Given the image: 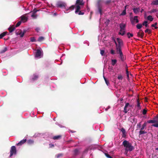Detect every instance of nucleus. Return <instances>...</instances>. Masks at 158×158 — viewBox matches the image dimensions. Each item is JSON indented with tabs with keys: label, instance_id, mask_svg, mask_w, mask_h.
Listing matches in <instances>:
<instances>
[{
	"label": "nucleus",
	"instance_id": "nucleus-35",
	"mask_svg": "<svg viewBox=\"0 0 158 158\" xmlns=\"http://www.w3.org/2000/svg\"><path fill=\"white\" fill-rule=\"evenodd\" d=\"M147 124L146 123H144L142 125V127L141 128V130H143L144 129L145 127L146 126Z\"/></svg>",
	"mask_w": 158,
	"mask_h": 158
},
{
	"label": "nucleus",
	"instance_id": "nucleus-36",
	"mask_svg": "<svg viewBox=\"0 0 158 158\" xmlns=\"http://www.w3.org/2000/svg\"><path fill=\"white\" fill-rule=\"evenodd\" d=\"M137 16H135L133 18L134 20L135 21L136 23H138L139 22V20L137 19Z\"/></svg>",
	"mask_w": 158,
	"mask_h": 158
},
{
	"label": "nucleus",
	"instance_id": "nucleus-29",
	"mask_svg": "<svg viewBox=\"0 0 158 158\" xmlns=\"http://www.w3.org/2000/svg\"><path fill=\"white\" fill-rule=\"evenodd\" d=\"M127 35L128 38H130L131 37H132L133 36V34L131 33L130 32H127Z\"/></svg>",
	"mask_w": 158,
	"mask_h": 158
},
{
	"label": "nucleus",
	"instance_id": "nucleus-33",
	"mask_svg": "<svg viewBox=\"0 0 158 158\" xmlns=\"http://www.w3.org/2000/svg\"><path fill=\"white\" fill-rule=\"evenodd\" d=\"M7 48L6 47L4 48L3 49L1 50L0 52L1 53H3L7 51Z\"/></svg>",
	"mask_w": 158,
	"mask_h": 158
},
{
	"label": "nucleus",
	"instance_id": "nucleus-64",
	"mask_svg": "<svg viewBox=\"0 0 158 158\" xmlns=\"http://www.w3.org/2000/svg\"><path fill=\"white\" fill-rule=\"evenodd\" d=\"M54 145L53 144L52 145V147H54Z\"/></svg>",
	"mask_w": 158,
	"mask_h": 158
},
{
	"label": "nucleus",
	"instance_id": "nucleus-59",
	"mask_svg": "<svg viewBox=\"0 0 158 158\" xmlns=\"http://www.w3.org/2000/svg\"><path fill=\"white\" fill-rule=\"evenodd\" d=\"M112 40L114 41V40H115V38L114 37H112Z\"/></svg>",
	"mask_w": 158,
	"mask_h": 158
},
{
	"label": "nucleus",
	"instance_id": "nucleus-15",
	"mask_svg": "<svg viewBox=\"0 0 158 158\" xmlns=\"http://www.w3.org/2000/svg\"><path fill=\"white\" fill-rule=\"evenodd\" d=\"M26 141L27 140L26 139H23L20 141L17 144V145H21L22 144H23L24 143H25L26 142Z\"/></svg>",
	"mask_w": 158,
	"mask_h": 158
},
{
	"label": "nucleus",
	"instance_id": "nucleus-1",
	"mask_svg": "<svg viewBox=\"0 0 158 158\" xmlns=\"http://www.w3.org/2000/svg\"><path fill=\"white\" fill-rule=\"evenodd\" d=\"M123 145L125 148V150L127 151H131L134 149L132 144L128 141L125 140L123 142Z\"/></svg>",
	"mask_w": 158,
	"mask_h": 158
},
{
	"label": "nucleus",
	"instance_id": "nucleus-49",
	"mask_svg": "<svg viewBox=\"0 0 158 158\" xmlns=\"http://www.w3.org/2000/svg\"><path fill=\"white\" fill-rule=\"evenodd\" d=\"M75 8V6L72 5L71 6L69 7V9L71 10H73Z\"/></svg>",
	"mask_w": 158,
	"mask_h": 158
},
{
	"label": "nucleus",
	"instance_id": "nucleus-27",
	"mask_svg": "<svg viewBox=\"0 0 158 158\" xmlns=\"http://www.w3.org/2000/svg\"><path fill=\"white\" fill-rule=\"evenodd\" d=\"M148 21H144L142 23V26H144L146 27H148L149 26L148 25Z\"/></svg>",
	"mask_w": 158,
	"mask_h": 158
},
{
	"label": "nucleus",
	"instance_id": "nucleus-55",
	"mask_svg": "<svg viewBox=\"0 0 158 158\" xmlns=\"http://www.w3.org/2000/svg\"><path fill=\"white\" fill-rule=\"evenodd\" d=\"M105 52V51L104 50H100V54L102 56H103Z\"/></svg>",
	"mask_w": 158,
	"mask_h": 158
},
{
	"label": "nucleus",
	"instance_id": "nucleus-20",
	"mask_svg": "<svg viewBox=\"0 0 158 158\" xmlns=\"http://www.w3.org/2000/svg\"><path fill=\"white\" fill-rule=\"evenodd\" d=\"M7 33V32L5 31L1 34L0 35V39L2 38L3 37L5 36L6 35Z\"/></svg>",
	"mask_w": 158,
	"mask_h": 158
},
{
	"label": "nucleus",
	"instance_id": "nucleus-60",
	"mask_svg": "<svg viewBox=\"0 0 158 158\" xmlns=\"http://www.w3.org/2000/svg\"><path fill=\"white\" fill-rule=\"evenodd\" d=\"M123 100V98H121L120 99V101H122Z\"/></svg>",
	"mask_w": 158,
	"mask_h": 158
},
{
	"label": "nucleus",
	"instance_id": "nucleus-41",
	"mask_svg": "<svg viewBox=\"0 0 158 158\" xmlns=\"http://www.w3.org/2000/svg\"><path fill=\"white\" fill-rule=\"evenodd\" d=\"M126 6H125V9L123 11L122 13H121V15H125L126 14Z\"/></svg>",
	"mask_w": 158,
	"mask_h": 158
},
{
	"label": "nucleus",
	"instance_id": "nucleus-16",
	"mask_svg": "<svg viewBox=\"0 0 158 158\" xmlns=\"http://www.w3.org/2000/svg\"><path fill=\"white\" fill-rule=\"evenodd\" d=\"M76 4L78 5H83L84 3L83 2L82 0H77L76 2Z\"/></svg>",
	"mask_w": 158,
	"mask_h": 158
},
{
	"label": "nucleus",
	"instance_id": "nucleus-2",
	"mask_svg": "<svg viewBox=\"0 0 158 158\" xmlns=\"http://www.w3.org/2000/svg\"><path fill=\"white\" fill-rule=\"evenodd\" d=\"M117 40L118 44L116 41L114 40V43L116 45V51L121 50V47L123 46V42L122 40L119 38H117Z\"/></svg>",
	"mask_w": 158,
	"mask_h": 158
},
{
	"label": "nucleus",
	"instance_id": "nucleus-58",
	"mask_svg": "<svg viewBox=\"0 0 158 158\" xmlns=\"http://www.w3.org/2000/svg\"><path fill=\"white\" fill-rule=\"evenodd\" d=\"M141 123H139L137 124V126L139 127H141Z\"/></svg>",
	"mask_w": 158,
	"mask_h": 158
},
{
	"label": "nucleus",
	"instance_id": "nucleus-10",
	"mask_svg": "<svg viewBox=\"0 0 158 158\" xmlns=\"http://www.w3.org/2000/svg\"><path fill=\"white\" fill-rule=\"evenodd\" d=\"M26 14L23 15L20 17L21 21H22L23 22H25L27 21L28 18L26 16Z\"/></svg>",
	"mask_w": 158,
	"mask_h": 158
},
{
	"label": "nucleus",
	"instance_id": "nucleus-13",
	"mask_svg": "<svg viewBox=\"0 0 158 158\" xmlns=\"http://www.w3.org/2000/svg\"><path fill=\"white\" fill-rule=\"evenodd\" d=\"M133 10L134 13L136 14L138 13L140 10V9L139 7L138 8H134L133 9Z\"/></svg>",
	"mask_w": 158,
	"mask_h": 158
},
{
	"label": "nucleus",
	"instance_id": "nucleus-4",
	"mask_svg": "<svg viewBox=\"0 0 158 158\" xmlns=\"http://www.w3.org/2000/svg\"><path fill=\"white\" fill-rule=\"evenodd\" d=\"M131 106L130 105L129 103H126L124 107V110L123 111V112L125 114L127 113L128 111L129 110L130 108L129 107H131Z\"/></svg>",
	"mask_w": 158,
	"mask_h": 158
},
{
	"label": "nucleus",
	"instance_id": "nucleus-34",
	"mask_svg": "<svg viewBox=\"0 0 158 158\" xmlns=\"http://www.w3.org/2000/svg\"><path fill=\"white\" fill-rule=\"evenodd\" d=\"M144 31L145 33H148V34H150L151 33V30L149 29H147Z\"/></svg>",
	"mask_w": 158,
	"mask_h": 158
},
{
	"label": "nucleus",
	"instance_id": "nucleus-61",
	"mask_svg": "<svg viewBox=\"0 0 158 158\" xmlns=\"http://www.w3.org/2000/svg\"><path fill=\"white\" fill-rule=\"evenodd\" d=\"M143 9H141V10L140 11L141 12V13H142V12L143 11Z\"/></svg>",
	"mask_w": 158,
	"mask_h": 158
},
{
	"label": "nucleus",
	"instance_id": "nucleus-52",
	"mask_svg": "<svg viewBox=\"0 0 158 158\" xmlns=\"http://www.w3.org/2000/svg\"><path fill=\"white\" fill-rule=\"evenodd\" d=\"M111 2V0H107L106 1L105 3L106 4H110Z\"/></svg>",
	"mask_w": 158,
	"mask_h": 158
},
{
	"label": "nucleus",
	"instance_id": "nucleus-12",
	"mask_svg": "<svg viewBox=\"0 0 158 158\" xmlns=\"http://www.w3.org/2000/svg\"><path fill=\"white\" fill-rule=\"evenodd\" d=\"M20 33H18L19 32H17L16 33L17 35H20V36L21 37H22L24 35L25 33L26 32V31L25 30H24L23 31V32H22V31L21 30H19Z\"/></svg>",
	"mask_w": 158,
	"mask_h": 158
},
{
	"label": "nucleus",
	"instance_id": "nucleus-8",
	"mask_svg": "<svg viewBox=\"0 0 158 158\" xmlns=\"http://www.w3.org/2000/svg\"><path fill=\"white\" fill-rule=\"evenodd\" d=\"M56 6L57 7L61 8H65L66 6V4L63 2H58Z\"/></svg>",
	"mask_w": 158,
	"mask_h": 158
},
{
	"label": "nucleus",
	"instance_id": "nucleus-51",
	"mask_svg": "<svg viewBox=\"0 0 158 158\" xmlns=\"http://www.w3.org/2000/svg\"><path fill=\"white\" fill-rule=\"evenodd\" d=\"M35 30L38 33L39 32V31L40 30V29L39 27H36L35 29Z\"/></svg>",
	"mask_w": 158,
	"mask_h": 158
},
{
	"label": "nucleus",
	"instance_id": "nucleus-54",
	"mask_svg": "<svg viewBox=\"0 0 158 158\" xmlns=\"http://www.w3.org/2000/svg\"><path fill=\"white\" fill-rule=\"evenodd\" d=\"M156 123L155 124H153L152 125V126H153L154 127H158V123Z\"/></svg>",
	"mask_w": 158,
	"mask_h": 158
},
{
	"label": "nucleus",
	"instance_id": "nucleus-62",
	"mask_svg": "<svg viewBox=\"0 0 158 158\" xmlns=\"http://www.w3.org/2000/svg\"><path fill=\"white\" fill-rule=\"evenodd\" d=\"M134 39L135 40H139V39H136V38H134Z\"/></svg>",
	"mask_w": 158,
	"mask_h": 158
},
{
	"label": "nucleus",
	"instance_id": "nucleus-6",
	"mask_svg": "<svg viewBox=\"0 0 158 158\" xmlns=\"http://www.w3.org/2000/svg\"><path fill=\"white\" fill-rule=\"evenodd\" d=\"M147 123H158V115H157L155 117L153 120H148L147 121Z\"/></svg>",
	"mask_w": 158,
	"mask_h": 158
},
{
	"label": "nucleus",
	"instance_id": "nucleus-39",
	"mask_svg": "<svg viewBox=\"0 0 158 158\" xmlns=\"http://www.w3.org/2000/svg\"><path fill=\"white\" fill-rule=\"evenodd\" d=\"M31 17H33L34 19H36L37 18V16L35 14V13H32V14L31 15Z\"/></svg>",
	"mask_w": 158,
	"mask_h": 158
},
{
	"label": "nucleus",
	"instance_id": "nucleus-63",
	"mask_svg": "<svg viewBox=\"0 0 158 158\" xmlns=\"http://www.w3.org/2000/svg\"><path fill=\"white\" fill-rule=\"evenodd\" d=\"M156 150H158V148H157L156 149Z\"/></svg>",
	"mask_w": 158,
	"mask_h": 158
},
{
	"label": "nucleus",
	"instance_id": "nucleus-7",
	"mask_svg": "<svg viewBox=\"0 0 158 158\" xmlns=\"http://www.w3.org/2000/svg\"><path fill=\"white\" fill-rule=\"evenodd\" d=\"M10 157L11 156L13 155H15L16 153V148L15 146H13L11 147L10 150Z\"/></svg>",
	"mask_w": 158,
	"mask_h": 158
},
{
	"label": "nucleus",
	"instance_id": "nucleus-3",
	"mask_svg": "<svg viewBox=\"0 0 158 158\" xmlns=\"http://www.w3.org/2000/svg\"><path fill=\"white\" fill-rule=\"evenodd\" d=\"M119 27L120 30V32L118 34L122 35H123L125 33V30L126 27V25L123 23H121L120 24Z\"/></svg>",
	"mask_w": 158,
	"mask_h": 158
},
{
	"label": "nucleus",
	"instance_id": "nucleus-17",
	"mask_svg": "<svg viewBox=\"0 0 158 158\" xmlns=\"http://www.w3.org/2000/svg\"><path fill=\"white\" fill-rule=\"evenodd\" d=\"M15 29V27L14 25H12L10 27L8 28V30L10 32H11L13 31Z\"/></svg>",
	"mask_w": 158,
	"mask_h": 158
},
{
	"label": "nucleus",
	"instance_id": "nucleus-32",
	"mask_svg": "<svg viewBox=\"0 0 158 158\" xmlns=\"http://www.w3.org/2000/svg\"><path fill=\"white\" fill-rule=\"evenodd\" d=\"M138 29H140L142 27V25L141 24H138L136 26Z\"/></svg>",
	"mask_w": 158,
	"mask_h": 158
},
{
	"label": "nucleus",
	"instance_id": "nucleus-43",
	"mask_svg": "<svg viewBox=\"0 0 158 158\" xmlns=\"http://www.w3.org/2000/svg\"><path fill=\"white\" fill-rule=\"evenodd\" d=\"M21 23V21H19L16 24V25H15V27H19V26L20 25Z\"/></svg>",
	"mask_w": 158,
	"mask_h": 158
},
{
	"label": "nucleus",
	"instance_id": "nucleus-21",
	"mask_svg": "<svg viewBox=\"0 0 158 158\" xmlns=\"http://www.w3.org/2000/svg\"><path fill=\"white\" fill-rule=\"evenodd\" d=\"M137 107L139 109V110L141 109V107L140 105V103L139 102V98H138L137 99Z\"/></svg>",
	"mask_w": 158,
	"mask_h": 158
},
{
	"label": "nucleus",
	"instance_id": "nucleus-30",
	"mask_svg": "<svg viewBox=\"0 0 158 158\" xmlns=\"http://www.w3.org/2000/svg\"><path fill=\"white\" fill-rule=\"evenodd\" d=\"M98 10L99 13L101 15L102 14V7L100 5H99L98 6Z\"/></svg>",
	"mask_w": 158,
	"mask_h": 158
},
{
	"label": "nucleus",
	"instance_id": "nucleus-40",
	"mask_svg": "<svg viewBox=\"0 0 158 158\" xmlns=\"http://www.w3.org/2000/svg\"><path fill=\"white\" fill-rule=\"evenodd\" d=\"M157 10L156 9H152L151 10L149 11L150 13H153L157 11Z\"/></svg>",
	"mask_w": 158,
	"mask_h": 158
},
{
	"label": "nucleus",
	"instance_id": "nucleus-45",
	"mask_svg": "<svg viewBox=\"0 0 158 158\" xmlns=\"http://www.w3.org/2000/svg\"><path fill=\"white\" fill-rule=\"evenodd\" d=\"M78 150L77 149H75L74 151V154L75 155H77L78 154Z\"/></svg>",
	"mask_w": 158,
	"mask_h": 158
},
{
	"label": "nucleus",
	"instance_id": "nucleus-44",
	"mask_svg": "<svg viewBox=\"0 0 158 158\" xmlns=\"http://www.w3.org/2000/svg\"><path fill=\"white\" fill-rule=\"evenodd\" d=\"M110 53L111 54L114 55L115 53V51L114 50H113V49H112L110 50Z\"/></svg>",
	"mask_w": 158,
	"mask_h": 158
},
{
	"label": "nucleus",
	"instance_id": "nucleus-46",
	"mask_svg": "<svg viewBox=\"0 0 158 158\" xmlns=\"http://www.w3.org/2000/svg\"><path fill=\"white\" fill-rule=\"evenodd\" d=\"M39 11V10H37L36 9V8H35L33 11H32V13H35L36 12H37V11Z\"/></svg>",
	"mask_w": 158,
	"mask_h": 158
},
{
	"label": "nucleus",
	"instance_id": "nucleus-56",
	"mask_svg": "<svg viewBox=\"0 0 158 158\" xmlns=\"http://www.w3.org/2000/svg\"><path fill=\"white\" fill-rule=\"evenodd\" d=\"M84 14V12H82L81 11H79V13H78V14L79 15H83Z\"/></svg>",
	"mask_w": 158,
	"mask_h": 158
},
{
	"label": "nucleus",
	"instance_id": "nucleus-24",
	"mask_svg": "<svg viewBox=\"0 0 158 158\" xmlns=\"http://www.w3.org/2000/svg\"><path fill=\"white\" fill-rule=\"evenodd\" d=\"M80 9V7L79 5H77L76 6V9L75 11V13H77L79 11Z\"/></svg>",
	"mask_w": 158,
	"mask_h": 158
},
{
	"label": "nucleus",
	"instance_id": "nucleus-26",
	"mask_svg": "<svg viewBox=\"0 0 158 158\" xmlns=\"http://www.w3.org/2000/svg\"><path fill=\"white\" fill-rule=\"evenodd\" d=\"M117 62V60L116 59H112L111 60V64L113 66H114L116 63Z\"/></svg>",
	"mask_w": 158,
	"mask_h": 158
},
{
	"label": "nucleus",
	"instance_id": "nucleus-53",
	"mask_svg": "<svg viewBox=\"0 0 158 158\" xmlns=\"http://www.w3.org/2000/svg\"><path fill=\"white\" fill-rule=\"evenodd\" d=\"M118 78L119 80H122L123 77L121 75H119L118 77Z\"/></svg>",
	"mask_w": 158,
	"mask_h": 158
},
{
	"label": "nucleus",
	"instance_id": "nucleus-42",
	"mask_svg": "<svg viewBox=\"0 0 158 158\" xmlns=\"http://www.w3.org/2000/svg\"><path fill=\"white\" fill-rule=\"evenodd\" d=\"M30 41L31 42H35L36 40L34 37H32L30 38Z\"/></svg>",
	"mask_w": 158,
	"mask_h": 158
},
{
	"label": "nucleus",
	"instance_id": "nucleus-57",
	"mask_svg": "<svg viewBox=\"0 0 158 158\" xmlns=\"http://www.w3.org/2000/svg\"><path fill=\"white\" fill-rule=\"evenodd\" d=\"M62 155L61 154H59L57 155V158H58L60 156H61Z\"/></svg>",
	"mask_w": 158,
	"mask_h": 158
},
{
	"label": "nucleus",
	"instance_id": "nucleus-23",
	"mask_svg": "<svg viewBox=\"0 0 158 158\" xmlns=\"http://www.w3.org/2000/svg\"><path fill=\"white\" fill-rule=\"evenodd\" d=\"M151 4L155 5H158V0H155L153 1L152 2Z\"/></svg>",
	"mask_w": 158,
	"mask_h": 158
},
{
	"label": "nucleus",
	"instance_id": "nucleus-9",
	"mask_svg": "<svg viewBox=\"0 0 158 158\" xmlns=\"http://www.w3.org/2000/svg\"><path fill=\"white\" fill-rule=\"evenodd\" d=\"M144 33L142 30H140L137 33V36L139 37L143 38L144 36Z\"/></svg>",
	"mask_w": 158,
	"mask_h": 158
},
{
	"label": "nucleus",
	"instance_id": "nucleus-50",
	"mask_svg": "<svg viewBox=\"0 0 158 158\" xmlns=\"http://www.w3.org/2000/svg\"><path fill=\"white\" fill-rule=\"evenodd\" d=\"M147 110H146L145 109H143V115L146 114V113H147Z\"/></svg>",
	"mask_w": 158,
	"mask_h": 158
},
{
	"label": "nucleus",
	"instance_id": "nucleus-18",
	"mask_svg": "<svg viewBox=\"0 0 158 158\" xmlns=\"http://www.w3.org/2000/svg\"><path fill=\"white\" fill-rule=\"evenodd\" d=\"M62 136L61 135H58L54 136L53 137V139L54 140H58L61 138Z\"/></svg>",
	"mask_w": 158,
	"mask_h": 158
},
{
	"label": "nucleus",
	"instance_id": "nucleus-48",
	"mask_svg": "<svg viewBox=\"0 0 158 158\" xmlns=\"http://www.w3.org/2000/svg\"><path fill=\"white\" fill-rule=\"evenodd\" d=\"M128 67L127 66V69H126V73L128 77H129V74H128Z\"/></svg>",
	"mask_w": 158,
	"mask_h": 158
},
{
	"label": "nucleus",
	"instance_id": "nucleus-25",
	"mask_svg": "<svg viewBox=\"0 0 158 158\" xmlns=\"http://www.w3.org/2000/svg\"><path fill=\"white\" fill-rule=\"evenodd\" d=\"M153 18L152 17L151 15H149L147 17V19L148 20H149L150 21L152 22L153 20Z\"/></svg>",
	"mask_w": 158,
	"mask_h": 158
},
{
	"label": "nucleus",
	"instance_id": "nucleus-47",
	"mask_svg": "<svg viewBox=\"0 0 158 158\" xmlns=\"http://www.w3.org/2000/svg\"><path fill=\"white\" fill-rule=\"evenodd\" d=\"M105 156L108 158H113L109 154H108L107 153H105Z\"/></svg>",
	"mask_w": 158,
	"mask_h": 158
},
{
	"label": "nucleus",
	"instance_id": "nucleus-5",
	"mask_svg": "<svg viewBox=\"0 0 158 158\" xmlns=\"http://www.w3.org/2000/svg\"><path fill=\"white\" fill-rule=\"evenodd\" d=\"M117 52L118 54H119V58H120V60L122 61H123L125 59V58L123 54L122 50H119L117 51Z\"/></svg>",
	"mask_w": 158,
	"mask_h": 158
},
{
	"label": "nucleus",
	"instance_id": "nucleus-22",
	"mask_svg": "<svg viewBox=\"0 0 158 158\" xmlns=\"http://www.w3.org/2000/svg\"><path fill=\"white\" fill-rule=\"evenodd\" d=\"M27 143L28 144L31 145L33 144L34 143V141L31 139H29L27 141Z\"/></svg>",
	"mask_w": 158,
	"mask_h": 158
},
{
	"label": "nucleus",
	"instance_id": "nucleus-19",
	"mask_svg": "<svg viewBox=\"0 0 158 158\" xmlns=\"http://www.w3.org/2000/svg\"><path fill=\"white\" fill-rule=\"evenodd\" d=\"M39 77V76L37 75H36L35 74L33 75V77L32 78V80L33 81H34L37 80Z\"/></svg>",
	"mask_w": 158,
	"mask_h": 158
},
{
	"label": "nucleus",
	"instance_id": "nucleus-28",
	"mask_svg": "<svg viewBox=\"0 0 158 158\" xmlns=\"http://www.w3.org/2000/svg\"><path fill=\"white\" fill-rule=\"evenodd\" d=\"M44 39V37L43 36H40V37L38 39V41L39 42H41L43 41Z\"/></svg>",
	"mask_w": 158,
	"mask_h": 158
},
{
	"label": "nucleus",
	"instance_id": "nucleus-11",
	"mask_svg": "<svg viewBox=\"0 0 158 158\" xmlns=\"http://www.w3.org/2000/svg\"><path fill=\"white\" fill-rule=\"evenodd\" d=\"M120 130L122 133V137L123 138H126L127 136V132L125 129L123 127H122Z\"/></svg>",
	"mask_w": 158,
	"mask_h": 158
},
{
	"label": "nucleus",
	"instance_id": "nucleus-14",
	"mask_svg": "<svg viewBox=\"0 0 158 158\" xmlns=\"http://www.w3.org/2000/svg\"><path fill=\"white\" fill-rule=\"evenodd\" d=\"M41 52L40 49H37L35 53V56L36 57H38L40 56L41 55Z\"/></svg>",
	"mask_w": 158,
	"mask_h": 158
},
{
	"label": "nucleus",
	"instance_id": "nucleus-31",
	"mask_svg": "<svg viewBox=\"0 0 158 158\" xmlns=\"http://www.w3.org/2000/svg\"><path fill=\"white\" fill-rule=\"evenodd\" d=\"M143 130H140V131L139 132V135H141L143 134H145L147 133L146 131H143Z\"/></svg>",
	"mask_w": 158,
	"mask_h": 158
},
{
	"label": "nucleus",
	"instance_id": "nucleus-38",
	"mask_svg": "<svg viewBox=\"0 0 158 158\" xmlns=\"http://www.w3.org/2000/svg\"><path fill=\"white\" fill-rule=\"evenodd\" d=\"M157 24V23H155L154 24H152L151 25L152 27H154L156 29H157L158 28V27L156 26H156Z\"/></svg>",
	"mask_w": 158,
	"mask_h": 158
},
{
	"label": "nucleus",
	"instance_id": "nucleus-37",
	"mask_svg": "<svg viewBox=\"0 0 158 158\" xmlns=\"http://www.w3.org/2000/svg\"><path fill=\"white\" fill-rule=\"evenodd\" d=\"M105 81L106 84L108 86L109 85V81L107 80L104 77H103Z\"/></svg>",
	"mask_w": 158,
	"mask_h": 158
}]
</instances>
